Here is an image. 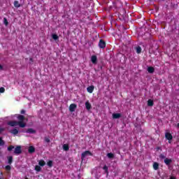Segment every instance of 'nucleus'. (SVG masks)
<instances>
[{
    "label": "nucleus",
    "mask_w": 179,
    "mask_h": 179,
    "mask_svg": "<svg viewBox=\"0 0 179 179\" xmlns=\"http://www.w3.org/2000/svg\"><path fill=\"white\" fill-rule=\"evenodd\" d=\"M28 152L29 153H34V152H36V148L34 146L31 145L29 147Z\"/></svg>",
    "instance_id": "obj_12"
},
{
    "label": "nucleus",
    "mask_w": 179,
    "mask_h": 179,
    "mask_svg": "<svg viewBox=\"0 0 179 179\" xmlns=\"http://www.w3.org/2000/svg\"><path fill=\"white\" fill-rule=\"evenodd\" d=\"M0 154H1V151H0Z\"/></svg>",
    "instance_id": "obj_43"
},
{
    "label": "nucleus",
    "mask_w": 179,
    "mask_h": 179,
    "mask_svg": "<svg viewBox=\"0 0 179 179\" xmlns=\"http://www.w3.org/2000/svg\"><path fill=\"white\" fill-rule=\"evenodd\" d=\"M25 179H29L28 178H25Z\"/></svg>",
    "instance_id": "obj_42"
},
{
    "label": "nucleus",
    "mask_w": 179,
    "mask_h": 179,
    "mask_svg": "<svg viewBox=\"0 0 179 179\" xmlns=\"http://www.w3.org/2000/svg\"><path fill=\"white\" fill-rule=\"evenodd\" d=\"M52 38H53V40H55V41H57V40L59 39V37L58 36V35L53 34L52 35Z\"/></svg>",
    "instance_id": "obj_22"
},
{
    "label": "nucleus",
    "mask_w": 179,
    "mask_h": 179,
    "mask_svg": "<svg viewBox=\"0 0 179 179\" xmlns=\"http://www.w3.org/2000/svg\"><path fill=\"white\" fill-rule=\"evenodd\" d=\"M10 169H11V167H10V165H7V166H6V167H5V169H6L7 171H10Z\"/></svg>",
    "instance_id": "obj_31"
},
{
    "label": "nucleus",
    "mask_w": 179,
    "mask_h": 179,
    "mask_svg": "<svg viewBox=\"0 0 179 179\" xmlns=\"http://www.w3.org/2000/svg\"><path fill=\"white\" fill-rule=\"evenodd\" d=\"M47 165L48 166V167H52V160H49L48 162H47Z\"/></svg>",
    "instance_id": "obj_29"
},
{
    "label": "nucleus",
    "mask_w": 179,
    "mask_h": 179,
    "mask_svg": "<svg viewBox=\"0 0 179 179\" xmlns=\"http://www.w3.org/2000/svg\"><path fill=\"white\" fill-rule=\"evenodd\" d=\"M7 159H8V164L10 165V164H12V163H13V157L9 156V157H7Z\"/></svg>",
    "instance_id": "obj_13"
},
{
    "label": "nucleus",
    "mask_w": 179,
    "mask_h": 179,
    "mask_svg": "<svg viewBox=\"0 0 179 179\" xmlns=\"http://www.w3.org/2000/svg\"><path fill=\"white\" fill-rule=\"evenodd\" d=\"M5 131V128H0V134H2Z\"/></svg>",
    "instance_id": "obj_36"
},
{
    "label": "nucleus",
    "mask_w": 179,
    "mask_h": 179,
    "mask_svg": "<svg viewBox=\"0 0 179 179\" xmlns=\"http://www.w3.org/2000/svg\"><path fill=\"white\" fill-rule=\"evenodd\" d=\"M17 118L18 122L16 120L9 121L7 123L8 125H10V127H17V125H19L20 128H24L26 127V123H24V121L26 120V117H24L23 115H18Z\"/></svg>",
    "instance_id": "obj_1"
},
{
    "label": "nucleus",
    "mask_w": 179,
    "mask_h": 179,
    "mask_svg": "<svg viewBox=\"0 0 179 179\" xmlns=\"http://www.w3.org/2000/svg\"><path fill=\"white\" fill-rule=\"evenodd\" d=\"M0 71H3V66L0 64Z\"/></svg>",
    "instance_id": "obj_38"
},
{
    "label": "nucleus",
    "mask_w": 179,
    "mask_h": 179,
    "mask_svg": "<svg viewBox=\"0 0 179 179\" xmlns=\"http://www.w3.org/2000/svg\"><path fill=\"white\" fill-rule=\"evenodd\" d=\"M14 6H15V8H20V3H19L18 1H14Z\"/></svg>",
    "instance_id": "obj_24"
},
{
    "label": "nucleus",
    "mask_w": 179,
    "mask_h": 179,
    "mask_svg": "<svg viewBox=\"0 0 179 179\" xmlns=\"http://www.w3.org/2000/svg\"><path fill=\"white\" fill-rule=\"evenodd\" d=\"M29 61H30V62H29V64H33V62H34V61L33 60V58H29Z\"/></svg>",
    "instance_id": "obj_35"
},
{
    "label": "nucleus",
    "mask_w": 179,
    "mask_h": 179,
    "mask_svg": "<svg viewBox=\"0 0 179 179\" xmlns=\"http://www.w3.org/2000/svg\"><path fill=\"white\" fill-rule=\"evenodd\" d=\"M164 162L165 163V164H166V166H170V164L173 163V160L171 159L165 158Z\"/></svg>",
    "instance_id": "obj_8"
},
{
    "label": "nucleus",
    "mask_w": 179,
    "mask_h": 179,
    "mask_svg": "<svg viewBox=\"0 0 179 179\" xmlns=\"http://www.w3.org/2000/svg\"><path fill=\"white\" fill-rule=\"evenodd\" d=\"M136 52L137 54H141V52H142V48H141V46H137L136 48Z\"/></svg>",
    "instance_id": "obj_19"
},
{
    "label": "nucleus",
    "mask_w": 179,
    "mask_h": 179,
    "mask_svg": "<svg viewBox=\"0 0 179 179\" xmlns=\"http://www.w3.org/2000/svg\"><path fill=\"white\" fill-rule=\"evenodd\" d=\"M152 167H153L154 170H159V163L154 162Z\"/></svg>",
    "instance_id": "obj_17"
},
{
    "label": "nucleus",
    "mask_w": 179,
    "mask_h": 179,
    "mask_svg": "<svg viewBox=\"0 0 179 179\" xmlns=\"http://www.w3.org/2000/svg\"><path fill=\"white\" fill-rule=\"evenodd\" d=\"M91 62H92L94 65H96V64H97V56L92 55L91 57Z\"/></svg>",
    "instance_id": "obj_7"
},
{
    "label": "nucleus",
    "mask_w": 179,
    "mask_h": 179,
    "mask_svg": "<svg viewBox=\"0 0 179 179\" xmlns=\"http://www.w3.org/2000/svg\"><path fill=\"white\" fill-rule=\"evenodd\" d=\"M15 155H20L22 153V147L20 145L17 146L14 150Z\"/></svg>",
    "instance_id": "obj_6"
},
{
    "label": "nucleus",
    "mask_w": 179,
    "mask_h": 179,
    "mask_svg": "<svg viewBox=\"0 0 179 179\" xmlns=\"http://www.w3.org/2000/svg\"><path fill=\"white\" fill-rule=\"evenodd\" d=\"M169 179H176V177L171 176Z\"/></svg>",
    "instance_id": "obj_39"
},
{
    "label": "nucleus",
    "mask_w": 179,
    "mask_h": 179,
    "mask_svg": "<svg viewBox=\"0 0 179 179\" xmlns=\"http://www.w3.org/2000/svg\"><path fill=\"white\" fill-rule=\"evenodd\" d=\"M63 150H65L66 152H68V150H69V145L68 144L63 145Z\"/></svg>",
    "instance_id": "obj_20"
},
{
    "label": "nucleus",
    "mask_w": 179,
    "mask_h": 179,
    "mask_svg": "<svg viewBox=\"0 0 179 179\" xmlns=\"http://www.w3.org/2000/svg\"><path fill=\"white\" fill-rule=\"evenodd\" d=\"M85 108L88 111L90 110V109L92 108V104H90V102H89V101H87L85 102Z\"/></svg>",
    "instance_id": "obj_9"
},
{
    "label": "nucleus",
    "mask_w": 179,
    "mask_h": 179,
    "mask_svg": "<svg viewBox=\"0 0 179 179\" xmlns=\"http://www.w3.org/2000/svg\"><path fill=\"white\" fill-rule=\"evenodd\" d=\"M13 149H15V146L13 145H9L7 148V150L8 152H12L13 150Z\"/></svg>",
    "instance_id": "obj_26"
},
{
    "label": "nucleus",
    "mask_w": 179,
    "mask_h": 179,
    "mask_svg": "<svg viewBox=\"0 0 179 179\" xmlns=\"http://www.w3.org/2000/svg\"><path fill=\"white\" fill-rule=\"evenodd\" d=\"M112 116L113 120H118V118H121V113H113Z\"/></svg>",
    "instance_id": "obj_10"
},
{
    "label": "nucleus",
    "mask_w": 179,
    "mask_h": 179,
    "mask_svg": "<svg viewBox=\"0 0 179 179\" xmlns=\"http://www.w3.org/2000/svg\"><path fill=\"white\" fill-rule=\"evenodd\" d=\"M0 93H5V88L3 87H0Z\"/></svg>",
    "instance_id": "obj_33"
},
{
    "label": "nucleus",
    "mask_w": 179,
    "mask_h": 179,
    "mask_svg": "<svg viewBox=\"0 0 179 179\" xmlns=\"http://www.w3.org/2000/svg\"><path fill=\"white\" fill-rule=\"evenodd\" d=\"M159 159H166V156L164 154H160Z\"/></svg>",
    "instance_id": "obj_34"
},
{
    "label": "nucleus",
    "mask_w": 179,
    "mask_h": 179,
    "mask_svg": "<svg viewBox=\"0 0 179 179\" xmlns=\"http://www.w3.org/2000/svg\"><path fill=\"white\" fill-rule=\"evenodd\" d=\"M11 134H13V135H17V134H19V130H17V129H13Z\"/></svg>",
    "instance_id": "obj_25"
},
{
    "label": "nucleus",
    "mask_w": 179,
    "mask_h": 179,
    "mask_svg": "<svg viewBox=\"0 0 179 179\" xmlns=\"http://www.w3.org/2000/svg\"><path fill=\"white\" fill-rule=\"evenodd\" d=\"M98 45L99 48H102L103 50H104V48H106V41H104V40L103 39H100Z\"/></svg>",
    "instance_id": "obj_4"
},
{
    "label": "nucleus",
    "mask_w": 179,
    "mask_h": 179,
    "mask_svg": "<svg viewBox=\"0 0 179 179\" xmlns=\"http://www.w3.org/2000/svg\"><path fill=\"white\" fill-rule=\"evenodd\" d=\"M3 23L6 26H8V24H9V22H8V19H6V17L3 18Z\"/></svg>",
    "instance_id": "obj_30"
},
{
    "label": "nucleus",
    "mask_w": 179,
    "mask_h": 179,
    "mask_svg": "<svg viewBox=\"0 0 179 179\" xmlns=\"http://www.w3.org/2000/svg\"><path fill=\"white\" fill-rule=\"evenodd\" d=\"M153 104H155V103L153 102V100L148 99V107H153Z\"/></svg>",
    "instance_id": "obj_15"
},
{
    "label": "nucleus",
    "mask_w": 179,
    "mask_h": 179,
    "mask_svg": "<svg viewBox=\"0 0 179 179\" xmlns=\"http://www.w3.org/2000/svg\"><path fill=\"white\" fill-rule=\"evenodd\" d=\"M159 149H160V148H159V147H158V148H157V150H159Z\"/></svg>",
    "instance_id": "obj_41"
},
{
    "label": "nucleus",
    "mask_w": 179,
    "mask_h": 179,
    "mask_svg": "<svg viewBox=\"0 0 179 179\" xmlns=\"http://www.w3.org/2000/svg\"><path fill=\"white\" fill-rule=\"evenodd\" d=\"M5 145V141L2 140V137H0V146H3Z\"/></svg>",
    "instance_id": "obj_28"
},
{
    "label": "nucleus",
    "mask_w": 179,
    "mask_h": 179,
    "mask_svg": "<svg viewBox=\"0 0 179 179\" xmlns=\"http://www.w3.org/2000/svg\"><path fill=\"white\" fill-rule=\"evenodd\" d=\"M25 113H26V110H22L20 111V114H24Z\"/></svg>",
    "instance_id": "obj_37"
},
{
    "label": "nucleus",
    "mask_w": 179,
    "mask_h": 179,
    "mask_svg": "<svg viewBox=\"0 0 179 179\" xmlns=\"http://www.w3.org/2000/svg\"><path fill=\"white\" fill-rule=\"evenodd\" d=\"M148 72L149 73H155V68L154 67H152V66H149L148 68Z\"/></svg>",
    "instance_id": "obj_14"
},
{
    "label": "nucleus",
    "mask_w": 179,
    "mask_h": 179,
    "mask_svg": "<svg viewBox=\"0 0 179 179\" xmlns=\"http://www.w3.org/2000/svg\"><path fill=\"white\" fill-rule=\"evenodd\" d=\"M35 170H36V171H38V172L41 171V166H40L38 165L35 166Z\"/></svg>",
    "instance_id": "obj_27"
},
{
    "label": "nucleus",
    "mask_w": 179,
    "mask_h": 179,
    "mask_svg": "<svg viewBox=\"0 0 179 179\" xmlns=\"http://www.w3.org/2000/svg\"><path fill=\"white\" fill-rule=\"evenodd\" d=\"M87 155L89 156H93V153H92L90 150H86L81 154V159H85V157H86Z\"/></svg>",
    "instance_id": "obj_2"
},
{
    "label": "nucleus",
    "mask_w": 179,
    "mask_h": 179,
    "mask_svg": "<svg viewBox=\"0 0 179 179\" xmlns=\"http://www.w3.org/2000/svg\"><path fill=\"white\" fill-rule=\"evenodd\" d=\"M45 164V161H44V159H41L38 162V165L41 166V167H44Z\"/></svg>",
    "instance_id": "obj_18"
},
{
    "label": "nucleus",
    "mask_w": 179,
    "mask_h": 179,
    "mask_svg": "<svg viewBox=\"0 0 179 179\" xmlns=\"http://www.w3.org/2000/svg\"><path fill=\"white\" fill-rule=\"evenodd\" d=\"M78 107V105H76V103H71L69 106V111L70 113H74L75 110H76Z\"/></svg>",
    "instance_id": "obj_5"
},
{
    "label": "nucleus",
    "mask_w": 179,
    "mask_h": 179,
    "mask_svg": "<svg viewBox=\"0 0 179 179\" xmlns=\"http://www.w3.org/2000/svg\"><path fill=\"white\" fill-rule=\"evenodd\" d=\"M107 157L108 159H114V154L113 152H109L107 154Z\"/></svg>",
    "instance_id": "obj_23"
},
{
    "label": "nucleus",
    "mask_w": 179,
    "mask_h": 179,
    "mask_svg": "<svg viewBox=\"0 0 179 179\" xmlns=\"http://www.w3.org/2000/svg\"><path fill=\"white\" fill-rule=\"evenodd\" d=\"M27 134H36V130L31 128L27 129Z\"/></svg>",
    "instance_id": "obj_16"
},
{
    "label": "nucleus",
    "mask_w": 179,
    "mask_h": 179,
    "mask_svg": "<svg viewBox=\"0 0 179 179\" xmlns=\"http://www.w3.org/2000/svg\"><path fill=\"white\" fill-rule=\"evenodd\" d=\"M102 169L104 170L106 174L108 175V166H107V165H104Z\"/></svg>",
    "instance_id": "obj_21"
},
{
    "label": "nucleus",
    "mask_w": 179,
    "mask_h": 179,
    "mask_svg": "<svg viewBox=\"0 0 179 179\" xmlns=\"http://www.w3.org/2000/svg\"><path fill=\"white\" fill-rule=\"evenodd\" d=\"M165 138L169 141V143H171V141H173V135L171 134L170 132H166L165 134Z\"/></svg>",
    "instance_id": "obj_3"
},
{
    "label": "nucleus",
    "mask_w": 179,
    "mask_h": 179,
    "mask_svg": "<svg viewBox=\"0 0 179 179\" xmlns=\"http://www.w3.org/2000/svg\"><path fill=\"white\" fill-rule=\"evenodd\" d=\"M122 10L123 12H125V10H124V8H122Z\"/></svg>",
    "instance_id": "obj_40"
},
{
    "label": "nucleus",
    "mask_w": 179,
    "mask_h": 179,
    "mask_svg": "<svg viewBox=\"0 0 179 179\" xmlns=\"http://www.w3.org/2000/svg\"><path fill=\"white\" fill-rule=\"evenodd\" d=\"M44 141L45 142H46V143H50V138L48 137H45Z\"/></svg>",
    "instance_id": "obj_32"
},
{
    "label": "nucleus",
    "mask_w": 179,
    "mask_h": 179,
    "mask_svg": "<svg viewBox=\"0 0 179 179\" xmlns=\"http://www.w3.org/2000/svg\"><path fill=\"white\" fill-rule=\"evenodd\" d=\"M94 90V85H91L87 87V91L88 93H93V91Z\"/></svg>",
    "instance_id": "obj_11"
}]
</instances>
